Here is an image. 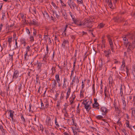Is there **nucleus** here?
I'll return each instance as SVG.
<instances>
[{"mask_svg": "<svg viewBox=\"0 0 135 135\" xmlns=\"http://www.w3.org/2000/svg\"><path fill=\"white\" fill-rule=\"evenodd\" d=\"M50 116L47 115L46 119L45 124H46L48 126L50 127H51L53 124V122L52 121V120Z\"/></svg>", "mask_w": 135, "mask_h": 135, "instance_id": "f257e3e1", "label": "nucleus"}, {"mask_svg": "<svg viewBox=\"0 0 135 135\" xmlns=\"http://www.w3.org/2000/svg\"><path fill=\"white\" fill-rule=\"evenodd\" d=\"M93 21H91L89 19L86 20L83 22V26H85L86 27L91 28L92 27Z\"/></svg>", "mask_w": 135, "mask_h": 135, "instance_id": "f03ea898", "label": "nucleus"}, {"mask_svg": "<svg viewBox=\"0 0 135 135\" xmlns=\"http://www.w3.org/2000/svg\"><path fill=\"white\" fill-rule=\"evenodd\" d=\"M107 37L108 39L109 44L110 45V48L111 49L112 52H114V46L113 45V42L112 41L110 36L108 35L107 36Z\"/></svg>", "mask_w": 135, "mask_h": 135, "instance_id": "7ed1b4c3", "label": "nucleus"}, {"mask_svg": "<svg viewBox=\"0 0 135 135\" xmlns=\"http://www.w3.org/2000/svg\"><path fill=\"white\" fill-rule=\"evenodd\" d=\"M67 3L71 9H74L76 7V4L73 1L68 0Z\"/></svg>", "mask_w": 135, "mask_h": 135, "instance_id": "20e7f679", "label": "nucleus"}, {"mask_svg": "<svg viewBox=\"0 0 135 135\" xmlns=\"http://www.w3.org/2000/svg\"><path fill=\"white\" fill-rule=\"evenodd\" d=\"M123 19V18L119 16H117L114 17L113 20L115 22L117 23H120L122 22V19Z\"/></svg>", "mask_w": 135, "mask_h": 135, "instance_id": "39448f33", "label": "nucleus"}, {"mask_svg": "<svg viewBox=\"0 0 135 135\" xmlns=\"http://www.w3.org/2000/svg\"><path fill=\"white\" fill-rule=\"evenodd\" d=\"M100 111L102 112V114L103 115H105L108 112L107 109L104 107H101Z\"/></svg>", "mask_w": 135, "mask_h": 135, "instance_id": "423d86ee", "label": "nucleus"}, {"mask_svg": "<svg viewBox=\"0 0 135 135\" xmlns=\"http://www.w3.org/2000/svg\"><path fill=\"white\" fill-rule=\"evenodd\" d=\"M19 71L17 70H15L12 76V79L14 81L19 76Z\"/></svg>", "mask_w": 135, "mask_h": 135, "instance_id": "0eeeda50", "label": "nucleus"}, {"mask_svg": "<svg viewBox=\"0 0 135 135\" xmlns=\"http://www.w3.org/2000/svg\"><path fill=\"white\" fill-rule=\"evenodd\" d=\"M88 102L89 101L85 103L83 101L82 103L84 105V108L87 111H89L91 108L90 105L88 104Z\"/></svg>", "mask_w": 135, "mask_h": 135, "instance_id": "6e6552de", "label": "nucleus"}, {"mask_svg": "<svg viewBox=\"0 0 135 135\" xmlns=\"http://www.w3.org/2000/svg\"><path fill=\"white\" fill-rule=\"evenodd\" d=\"M104 52L105 56L107 58L109 57V55L111 53L110 50V49H109L107 50H105L104 51Z\"/></svg>", "mask_w": 135, "mask_h": 135, "instance_id": "1a4fd4ad", "label": "nucleus"}, {"mask_svg": "<svg viewBox=\"0 0 135 135\" xmlns=\"http://www.w3.org/2000/svg\"><path fill=\"white\" fill-rule=\"evenodd\" d=\"M125 98L124 97H123V98L122 99V108L123 109L126 110V102L125 100Z\"/></svg>", "mask_w": 135, "mask_h": 135, "instance_id": "9d476101", "label": "nucleus"}, {"mask_svg": "<svg viewBox=\"0 0 135 135\" xmlns=\"http://www.w3.org/2000/svg\"><path fill=\"white\" fill-rule=\"evenodd\" d=\"M123 40L124 45L126 47L130 42L128 41L127 38L126 37L123 38Z\"/></svg>", "mask_w": 135, "mask_h": 135, "instance_id": "9b49d317", "label": "nucleus"}, {"mask_svg": "<svg viewBox=\"0 0 135 135\" xmlns=\"http://www.w3.org/2000/svg\"><path fill=\"white\" fill-rule=\"evenodd\" d=\"M128 45L129 46L128 48V49L129 50V49L133 50L134 48L135 44H134V43L132 42L131 43L129 42Z\"/></svg>", "mask_w": 135, "mask_h": 135, "instance_id": "f8f14e48", "label": "nucleus"}, {"mask_svg": "<svg viewBox=\"0 0 135 135\" xmlns=\"http://www.w3.org/2000/svg\"><path fill=\"white\" fill-rule=\"evenodd\" d=\"M51 88L52 89H55V87L56 86L57 83L56 80L55 79H53L52 80Z\"/></svg>", "mask_w": 135, "mask_h": 135, "instance_id": "ddd939ff", "label": "nucleus"}, {"mask_svg": "<svg viewBox=\"0 0 135 135\" xmlns=\"http://www.w3.org/2000/svg\"><path fill=\"white\" fill-rule=\"evenodd\" d=\"M37 67L38 68L37 70L39 72H40L41 70L42 63L41 62H38V61H37Z\"/></svg>", "mask_w": 135, "mask_h": 135, "instance_id": "4468645a", "label": "nucleus"}, {"mask_svg": "<svg viewBox=\"0 0 135 135\" xmlns=\"http://www.w3.org/2000/svg\"><path fill=\"white\" fill-rule=\"evenodd\" d=\"M42 12L44 16V17L47 19L50 18V17L49 16L48 14L46 11H44V12Z\"/></svg>", "mask_w": 135, "mask_h": 135, "instance_id": "2eb2a0df", "label": "nucleus"}, {"mask_svg": "<svg viewBox=\"0 0 135 135\" xmlns=\"http://www.w3.org/2000/svg\"><path fill=\"white\" fill-rule=\"evenodd\" d=\"M69 42L67 40H64L62 44V46L63 48H65L66 45H69Z\"/></svg>", "mask_w": 135, "mask_h": 135, "instance_id": "dca6fc26", "label": "nucleus"}, {"mask_svg": "<svg viewBox=\"0 0 135 135\" xmlns=\"http://www.w3.org/2000/svg\"><path fill=\"white\" fill-rule=\"evenodd\" d=\"M107 3L108 6L110 8L113 9L114 8V7L113 6V4L112 1L111 0H108Z\"/></svg>", "mask_w": 135, "mask_h": 135, "instance_id": "f3484780", "label": "nucleus"}, {"mask_svg": "<svg viewBox=\"0 0 135 135\" xmlns=\"http://www.w3.org/2000/svg\"><path fill=\"white\" fill-rule=\"evenodd\" d=\"M76 76L75 75L73 78L72 81L70 83V85H71L73 86L74 84L75 83L76 84Z\"/></svg>", "mask_w": 135, "mask_h": 135, "instance_id": "a211bd4d", "label": "nucleus"}, {"mask_svg": "<svg viewBox=\"0 0 135 135\" xmlns=\"http://www.w3.org/2000/svg\"><path fill=\"white\" fill-rule=\"evenodd\" d=\"M71 98L72 99L70 100V104H71L74 103V101L76 98L75 95L73 94Z\"/></svg>", "mask_w": 135, "mask_h": 135, "instance_id": "6ab92c4d", "label": "nucleus"}, {"mask_svg": "<svg viewBox=\"0 0 135 135\" xmlns=\"http://www.w3.org/2000/svg\"><path fill=\"white\" fill-rule=\"evenodd\" d=\"M104 25V24L103 23H100L97 26V28L99 29H100L103 28Z\"/></svg>", "mask_w": 135, "mask_h": 135, "instance_id": "aec40b11", "label": "nucleus"}, {"mask_svg": "<svg viewBox=\"0 0 135 135\" xmlns=\"http://www.w3.org/2000/svg\"><path fill=\"white\" fill-rule=\"evenodd\" d=\"M56 80V81L57 83H59L60 82V79L59 77V74H57L55 76Z\"/></svg>", "mask_w": 135, "mask_h": 135, "instance_id": "412c9836", "label": "nucleus"}, {"mask_svg": "<svg viewBox=\"0 0 135 135\" xmlns=\"http://www.w3.org/2000/svg\"><path fill=\"white\" fill-rule=\"evenodd\" d=\"M135 107L133 108H132L131 109V110H132V115H133V116L135 117Z\"/></svg>", "mask_w": 135, "mask_h": 135, "instance_id": "4be33fe9", "label": "nucleus"}, {"mask_svg": "<svg viewBox=\"0 0 135 135\" xmlns=\"http://www.w3.org/2000/svg\"><path fill=\"white\" fill-rule=\"evenodd\" d=\"M9 56H13L15 54L14 52L12 50H10L8 52Z\"/></svg>", "mask_w": 135, "mask_h": 135, "instance_id": "5701e85b", "label": "nucleus"}, {"mask_svg": "<svg viewBox=\"0 0 135 135\" xmlns=\"http://www.w3.org/2000/svg\"><path fill=\"white\" fill-rule=\"evenodd\" d=\"M32 24L33 25L38 26V22H37L36 20L35 19H33L32 20Z\"/></svg>", "mask_w": 135, "mask_h": 135, "instance_id": "b1692460", "label": "nucleus"}, {"mask_svg": "<svg viewBox=\"0 0 135 135\" xmlns=\"http://www.w3.org/2000/svg\"><path fill=\"white\" fill-rule=\"evenodd\" d=\"M96 104H94V103L93 104V108H97L98 109H99V108L98 107V106L99 105V103H96Z\"/></svg>", "mask_w": 135, "mask_h": 135, "instance_id": "393cba45", "label": "nucleus"}, {"mask_svg": "<svg viewBox=\"0 0 135 135\" xmlns=\"http://www.w3.org/2000/svg\"><path fill=\"white\" fill-rule=\"evenodd\" d=\"M32 12L34 14H36V10L35 8L33 7L32 8Z\"/></svg>", "mask_w": 135, "mask_h": 135, "instance_id": "a878e982", "label": "nucleus"}, {"mask_svg": "<svg viewBox=\"0 0 135 135\" xmlns=\"http://www.w3.org/2000/svg\"><path fill=\"white\" fill-rule=\"evenodd\" d=\"M44 103L45 105V107L47 108L49 105L48 102L47 101V99L44 102Z\"/></svg>", "mask_w": 135, "mask_h": 135, "instance_id": "bb28decb", "label": "nucleus"}, {"mask_svg": "<svg viewBox=\"0 0 135 135\" xmlns=\"http://www.w3.org/2000/svg\"><path fill=\"white\" fill-rule=\"evenodd\" d=\"M126 124L127 127H128L131 130L132 129V128L130 127H129V120H126Z\"/></svg>", "mask_w": 135, "mask_h": 135, "instance_id": "cd10ccee", "label": "nucleus"}, {"mask_svg": "<svg viewBox=\"0 0 135 135\" xmlns=\"http://www.w3.org/2000/svg\"><path fill=\"white\" fill-rule=\"evenodd\" d=\"M9 112H10V117H13V114L14 113V111L10 110L9 111Z\"/></svg>", "mask_w": 135, "mask_h": 135, "instance_id": "c85d7f7f", "label": "nucleus"}, {"mask_svg": "<svg viewBox=\"0 0 135 135\" xmlns=\"http://www.w3.org/2000/svg\"><path fill=\"white\" fill-rule=\"evenodd\" d=\"M40 100L41 102V107H40V109H45V107H44V105L43 103L42 102V100L41 99H40Z\"/></svg>", "mask_w": 135, "mask_h": 135, "instance_id": "c756f323", "label": "nucleus"}, {"mask_svg": "<svg viewBox=\"0 0 135 135\" xmlns=\"http://www.w3.org/2000/svg\"><path fill=\"white\" fill-rule=\"evenodd\" d=\"M0 129L2 132L4 133H5L6 131V130L4 129L2 126H0Z\"/></svg>", "mask_w": 135, "mask_h": 135, "instance_id": "7c9ffc66", "label": "nucleus"}, {"mask_svg": "<svg viewBox=\"0 0 135 135\" xmlns=\"http://www.w3.org/2000/svg\"><path fill=\"white\" fill-rule=\"evenodd\" d=\"M21 42L22 44H24V46H25L26 44V42L25 40V39H21Z\"/></svg>", "mask_w": 135, "mask_h": 135, "instance_id": "2f4dec72", "label": "nucleus"}, {"mask_svg": "<svg viewBox=\"0 0 135 135\" xmlns=\"http://www.w3.org/2000/svg\"><path fill=\"white\" fill-rule=\"evenodd\" d=\"M55 43L56 45V43L57 42H59V41L56 35H55Z\"/></svg>", "mask_w": 135, "mask_h": 135, "instance_id": "473e14b6", "label": "nucleus"}, {"mask_svg": "<svg viewBox=\"0 0 135 135\" xmlns=\"http://www.w3.org/2000/svg\"><path fill=\"white\" fill-rule=\"evenodd\" d=\"M120 96L122 97L123 95V89L122 87V85H121L120 86Z\"/></svg>", "mask_w": 135, "mask_h": 135, "instance_id": "72a5a7b5", "label": "nucleus"}, {"mask_svg": "<svg viewBox=\"0 0 135 135\" xmlns=\"http://www.w3.org/2000/svg\"><path fill=\"white\" fill-rule=\"evenodd\" d=\"M39 130L40 131H41V132H42V131L43 130L44 128L43 127L42 125L41 124H40L39 125Z\"/></svg>", "mask_w": 135, "mask_h": 135, "instance_id": "f704fd0d", "label": "nucleus"}, {"mask_svg": "<svg viewBox=\"0 0 135 135\" xmlns=\"http://www.w3.org/2000/svg\"><path fill=\"white\" fill-rule=\"evenodd\" d=\"M80 105V104L79 103L78 106L77 107V110H76V113H78L79 114L80 113V109L79 108V106Z\"/></svg>", "mask_w": 135, "mask_h": 135, "instance_id": "c9c22d12", "label": "nucleus"}, {"mask_svg": "<svg viewBox=\"0 0 135 135\" xmlns=\"http://www.w3.org/2000/svg\"><path fill=\"white\" fill-rule=\"evenodd\" d=\"M32 107V105L31 103H29V112H33V111L31 109V108Z\"/></svg>", "mask_w": 135, "mask_h": 135, "instance_id": "e433bc0d", "label": "nucleus"}, {"mask_svg": "<svg viewBox=\"0 0 135 135\" xmlns=\"http://www.w3.org/2000/svg\"><path fill=\"white\" fill-rule=\"evenodd\" d=\"M12 56H9V62H12L13 60V57Z\"/></svg>", "mask_w": 135, "mask_h": 135, "instance_id": "4c0bfd02", "label": "nucleus"}, {"mask_svg": "<svg viewBox=\"0 0 135 135\" xmlns=\"http://www.w3.org/2000/svg\"><path fill=\"white\" fill-rule=\"evenodd\" d=\"M21 118L22 120L23 121V122L25 123L26 122L25 119L23 117V115L22 114H21Z\"/></svg>", "mask_w": 135, "mask_h": 135, "instance_id": "58836bf2", "label": "nucleus"}, {"mask_svg": "<svg viewBox=\"0 0 135 135\" xmlns=\"http://www.w3.org/2000/svg\"><path fill=\"white\" fill-rule=\"evenodd\" d=\"M30 41L31 42H32L34 41V37L33 36H32V35H31L30 37Z\"/></svg>", "mask_w": 135, "mask_h": 135, "instance_id": "ea45409f", "label": "nucleus"}, {"mask_svg": "<svg viewBox=\"0 0 135 135\" xmlns=\"http://www.w3.org/2000/svg\"><path fill=\"white\" fill-rule=\"evenodd\" d=\"M63 16H64V18L65 19H68V17L66 13H63Z\"/></svg>", "mask_w": 135, "mask_h": 135, "instance_id": "a19ab883", "label": "nucleus"}, {"mask_svg": "<svg viewBox=\"0 0 135 135\" xmlns=\"http://www.w3.org/2000/svg\"><path fill=\"white\" fill-rule=\"evenodd\" d=\"M96 118L98 119H100L103 118V117L101 115H98L96 117Z\"/></svg>", "mask_w": 135, "mask_h": 135, "instance_id": "79ce46f5", "label": "nucleus"}, {"mask_svg": "<svg viewBox=\"0 0 135 135\" xmlns=\"http://www.w3.org/2000/svg\"><path fill=\"white\" fill-rule=\"evenodd\" d=\"M64 97V95L63 94V92H62L61 93V94L60 97V100H62V99Z\"/></svg>", "mask_w": 135, "mask_h": 135, "instance_id": "37998d69", "label": "nucleus"}, {"mask_svg": "<svg viewBox=\"0 0 135 135\" xmlns=\"http://www.w3.org/2000/svg\"><path fill=\"white\" fill-rule=\"evenodd\" d=\"M59 93L57 91L56 93V94L55 95V100H56L57 99V98L59 95Z\"/></svg>", "mask_w": 135, "mask_h": 135, "instance_id": "c03bdc74", "label": "nucleus"}, {"mask_svg": "<svg viewBox=\"0 0 135 135\" xmlns=\"http://www.w3.org/2000/svg\"><path fill=\"white\" fill-rule=\"evenodd\" d=\"M51 4L52 5L55 7L56 8V9H57L58 8V7L57 6H56V4L55 3L53 2H52L51 3Z\"/></svg>", "mask_w": 135, "mask_h": 135, "instance_id": "a18cd8bd", "label": "nucleus"}, {"mask_svg": "<svg viewBox=\"0 0 135 135\" xmlns=\"http://www.w3.org/2000/svg\"><path fill=\"white\" fill-rule=\"evenodd\" d=\"M120 119L119 118L117 122V123L119 124V126H122V124L121 123V122L120 121Z\"/></svg>", "mask_w": 135, "mask_h": 135, "instance_id": "49530a36", "label": "nucleus"}, {"mask_svg": "<svg viewBox=\"0 0 135 135\" xmlns=\"http://www.w3.org/2000/svg\"><path fill=\"white\" fill-rule=\"evenodd\" d=\"M83 92L82 90H81L80 94V97L83 98L84 97Z\"/></svg>", "mask_w": 135, "mask_h": 135, "instance_id": "de8ad7c7", "label": "nucleus"}, {"mask_svg": "<svg viewBox=\"0 0 135 135\" xmlns=\"http://www.w3.org/2000/svg\"><path fill=\"white\" fill-rule=\"evenodd\" d=\"M55 125L57 126V127H59V126L58 124V123L57 122V118L56 117H55Z\"/></svg>", "mask_w": 135, "mask_h": 135, "instance_id": "09e8293b", "label": "nucleus"}, {"mask_svg": "<svg viewBox=\"0 0 135 135\" xmlns=\"http://www.w3.org/2000/svg\"><path fill=\"white\" fill-rule=\"evenodd\" d=\"M69 14L71 16V18H72V20H73L74 19V16L72 15V13L71 12H69Z\"/></svg>", "mask_w": 135, "mask_h": 135, "instance_id": "8fccbe9b", "label": "nucleus"}, {"mask_svg": "<svg viewBox=\"0 0 135 135\" xmlns=\"http://www.w3.org/2000/svg\"><path fill=\"white\" fill-rule=\"evenodd\" d=\"M126 73L127 74V76H128L129 70L128 67H127V66L126 67Z\"/></svg>", "mask_w": 135, "mask_h": 135, "instance_id": "3c124183", "label": "nucleus"}, {"mask_svg": "<svg viewBox=\"0 0 135 135\" xmlns=\"http://www.w3.org/2000/svg\"><path fill=\"white\" fill-rule=\"evenodd\" d=\"M61 4L62 5V6L64 8L65 7H66V5L65 4H64V3L63 2H60Z\"/></svg>", "mask_w": 135, "mask_h": 135, "instance_id": "603ef678", "label": "nucleus"}, {"mask_svg": "<svg viewBox=\"0 0 135 135\" xmlns=\"http://www.w3.org/2000/svg\"><path fill=\"white\" fill-rule=\"evenodd\" d=\"M77 1L79 4H81L83 3V0H77Z\"/></svg>", "mask_w": 135, "mask_h": 135, "instance_id": "864d4df0", "label": "nucleus"}, {"mask_svg": "<svg viewBox=\"0 0 135 135\" xmlns=\"http://www.w3.org/2000/svg\"><path fill=\"white\" fill-rule=\"evenodd\" d=\"M67 87L66 84L65 83H63V85L62 86V88L63 89H64V88H66Z\"/></svg>", "mask_w": 135, "mask_h": 135, "instance_id": "5fc2aeb1", "label": "nucleus"}, {"mask_svg": "<svg viewBox=\"0 0 135 135\" xmlns=\"http://www.w3.org/2000/svg\"><path fill=\"white\" fill-rule=\"evenodd\" d=\"M68 105H65V107L63 109V110L64 111V112H67L66 108Z\"/></svg>", "mask_w": 135, "mask_h": 135, "instance_id": "6e6d98bb", "label": "nucleus"}, {"mask_svg": "<svg viewBox=\"0 0 135 135\" xmlns=\"http://www.w3.org/2000/svg\"><path fill=\"white\" fill-rule=\"evenodd\" d=\"M17 38H16L15 39V45L16 47H15V49H16V48H18V46H17Z\"/></svg>", "mask_w": 135, "mask_h": 135, "instance_id": "4d7b16f0", "label": "nucleus"}, {"mask_svg": "<svg viewBox=\"0 0 135 135\" xmlns=\"http://www.w3.org/2000/svg\"><path fill=\"white\" fill-rule=\"evenodd\" d=\"M68 25H66L65 27V30L63 32V33L64 32V35L65 36H66V33H65V31H66V28L68 27Z\"/></svg>", "mask_w": 135, "mask_h": 135, "instance_id": "13d9d810", "label": "nucleus"}, {"mask_svg": "<svg viewBox=\"0 0 135 135\" xmlns=\"http://www.w3.org/2000/svg\"><path fill=\"white\" fill-rule=\"evenodd\" d=\"M70 93H68V92H67L66 93V99H67L69 97V95H70Z\"/></svg>", "mask_w": 135, "mask_h": 135, "instance_id": "bf43d9fd", "label": "nucleus"}, {"mask_svg": "<svg viewBox=\"0 0 135 135\" xmlns=\"http://www.w3.org/2000/svg\"><path fill=\"white\" fill-rule=\"evenodd\" d=\"M46 50L47 51L46 52V54H47L49 53V49L47 45L46 46Z\"/></svg>", "mask_w": 135, "mask_h": 135, "instance_id": "052dcab7", "label": "nucleus"}, {"mask_svg": "<svg viewBox=\"0 0 135 135\" xmlns=\"http://www.w3.org/2000/svg\"><path fill=\"white\" fill-rule=\"evenodd\" d=\"M92 54L93 55H95L97 53V52L95 50V49H93L92 50Z\"/></svg>", "mask_w": 135, "mask_h": 135, "instance_id": "680f3d73", "label": "nucleus"}, {"mask_svg": "<svg viewBox=\"0 0 135 135\" xmlns=\"http://www.w3.org/2000/svg\"><path fill=\"white\" fill-rule=\"evenodd\" d=\"M73 20L74 23L76 24L77 25L78 24V21L77 20H75V18Z\"/></svg>", "mask_w": 135, "mask_h": 135, "instance_id": "e2e57ef3", "label": "nucleus"}, {"mask_svg": "<svg viewBox=\"0 0 135 135\" xmlns=\"http://www.w3.org/2000/svg\"><path fill=\"white\" fill-rule=\"evenodd\" d=\"M33 35L34 36H36V31L35 29H33Z\"/></svg>", "mask_w": 135, "mask_h": 135, "instance_id": "0e129e2a", "label": "nucleus"}, {"mask_svg": "<svg viewBox=\"0 0 135 135\" xmlns=\"http://www.w3.org/2000/svg\"><path fill=\"white\" fill-rule=\"evenodd\" d=\"M64 116L66 117H68V114L67 113V112H64Z\"/></svg>", "mask_w": 135, "mask_h": 135, "instance_id": "69168bd1", "label": "nucleus"}, {"mask_svg": "<svg viewBox=\"0 0 135 135\" xmlns=\"http://www.w3.org/2000/svg\"><path fill=\"white\" fill-rule=\"evenodd\" d=\"M114 107H115V111H119V112H120V110L119 109V108H118V107L117 106H115Z\"/></svg>", "mask_w": 135, "mask_h": 135, "instance_id": "338daca9", "label": "nucleus"}, {"mask_svg": "<svg viewBox=\"0 0 135 135\" xmlns=\"http://www.w3.org/2000/svg\"><path fill=\"white\" fill-rule=\"evenodd\" d=\"M12 40V37L9 38H8V42L10 44V43H11Z\"/></svg>", "mask_w": 135, "mask_h": 135, "instance_id": "774afa93", "label": "nucleus"}]
</instances>
